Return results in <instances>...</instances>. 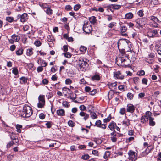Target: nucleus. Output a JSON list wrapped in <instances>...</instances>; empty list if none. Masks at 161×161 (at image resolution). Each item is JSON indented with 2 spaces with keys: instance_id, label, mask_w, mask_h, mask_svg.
Instances as JSON below:
<instances>
[{
  "instance_id": "1",
  "label": "nucleus",
  "mask_w": 161,
  "mask_h": 161,
  "mask_svg": "<svg viewBox=\"0 0 161 161\" xmlns=\"http://www.w3.org/2000/svg\"><path fill=\"white\" fill-rule=\"evenodd\" d=\"M33 111L31 107L25 105L23 107L22 112L21 113V116L23 118H28L32 114Z\"/></svg>"
},
{
  "instance_id": "2",
  "label": "nucleus",
  "mask_w": 161,
  "mask_h": 161,
  "mask_svg": "<svg viewBox=\"0 0 161 161\" xmlns=\"http://www.w3.org/2000/svg\"><path fill=\"white\" fill-rule=\"evenodd\" d=\"M137 25V26L139 28H142L147 22V19L146 18H139L135 20Z\"/></svg>"
},
{
  "instance_id": "3",
  "label": "nucleus",
  "mask_w": 161,
  "mask_h": 161,
  "mask_svg": "<svg viewBox=\"0 0 161 161\" xmlns=\"http://www.w3.org/2000/svg\"><path fill=\"white\" fill-rule=\"evenodd\" d=\"M129 155V159L131 161H135L137 159V154L136 153L130 150L128 153Z\"/></svg>"
},
{
  "instance_id": "4",
  "label": "nucleus",
  "mask_w": 161,
  "mask_h": 161,
  "mask_svg": "<svg viewBox=\"0 0 161 161\" xmlns=\"http://www.w3.org/2000/svg\"><path fill=\"white\" fill-rule=\"evenodd\" d=\"M129 42V41L126 39H119L117 42L118 48H119L120 46H121L124 47L127 46Z\"/></svg>"
},
{
  "instance_id": "5",
  "label": "nucleus",
  "mask_w": 161,
  "mask_h": 161,
  "mask_svg": "<svg viewBox=\"0 0 161 161\" xmlns=\"http://www.w3.org/2000/svg\"><path fill=\"white\" fill-rule=\"evenodd\" d=\"M83 30L86 33H90L92 31V28L88 23H85L83 27Z\"/></svg>"
},
{
  "instance_id": "6",
  "label": "nucleus",
  "mask_w": 161,
  "mask_h": 161,
  "mask_svg": "<svg viewBox=\"0 0 161 161\" xmlns=\"http://www.w3.org/2000/svg\"><path fill=\"white\" fill-rule=\"evenodd\" d=\"M87 61V60L85 61L83 59H81V60L80 59L78 63L79 67L80 68H83L86 69L88 66V64Z\"/></svg>"
},
{
  "instance_id": "7",
  "label": "nucleus",
  "mask_w": 161,
  "mask_h": 161,
  "mask_svg": "<svg viewBox=\"0 0 161 161\" xmlns=\"http://www.w3.org/2000/svg\"><path fill=\"white\" fill-rule=\"evenodd\" d=\"M113 73L114 76L115 78L122 80L124 78V76L122 74L121 72L119 71L114 72Z\"/></svg>"
},
{
  "instance_id": "8",
  "label": "nucleus",
  "mask_w": 161,
  "mask_h": 161,
  "mask_svg": "<svg viewBox=\"0 0 161 161\" xmlns=\"http://www.w3.org/2000/svg\"><path fill=\"white\" fill-rule=\"evenodd\" d=\"M135 107L132 104H128L127 106L126 110L128 112L133 113L135 110Z\"/></svg>"
},
{
  "instance_id": "9",
  "label": "nucleus",
  "mask_w": 161,
  "mask_h": 161,
  "mask_svg": "<svg viewBox=\"0 0 161 161\" xmlns=\"http://www.w3.org/2000/svg\"><path fill=\"white\" fill-rule=\"evenodd\" d=\"M120 54L119 55V58H124L125 57L127 58L129 55L125 53V50L124 49H120L119 48L118 49Z\"/></svg>"
},
{
  "instance_id": "10",
  "label": "nucleus",
  "mask_w": 161,
  "mask_h": 161,
  "mask_svg": "<svg viewBox=\"0 0 161 161\" xmlns=\"http://www.w3.org/2000/svg\"><path fill=\"white\" fill-rule=\"evenodd\" d=\"M155 47L158 54L161 55V41H158L156 43Z\"/></svg>"
},
{
  "instance_id": "11",
  "label": "nucleus",
  "mask_w": 161,
  "mask_h": 161,
  "mask_svg": "<svg viewBox=\"0 0 161 161\" xmlns=\"http://www.w3.org/2000/svg\"><path fill=\"white\" fill-rule=\"evenodd\" d=\"M120 30L121 33L122 35H126V34H123V33H125L127 30V27L124 24L120 25Z\"/></svg>"
},
{
  "instance_id": "12",
  "label": "nucleus",
  "mask_w": 161,
  "mask_h": 161,
  "mask_svg": "<svg viewBox=\"0 0 161 161\" xmlns=\"http://www.w3.org/2000/svg\"><path fill=\"white\" fill-rule=\"evenodd\" d=\"M115 127H116V124L114 121H112L109 125L108 127L111 131L115 130Z\"/></svg>"
},
{
  "instance_id": "13",
  "label": "nucleus",
  "mask_w": 161,
  "mask_h": 161,
  "mask_svg": "<svg viewBox=\"0 0 161 161\" xmlns=\"http://www.w3.org/2000/svg\"><path fill=\"white\" fill-rule=\"evenodd\" d=\"M44 10L48 15H51L53 12V10L48 7H44Z\"/></svg>"
},
{
  "instance_id": "14",
  "label": "nucleus",
  "mask_w": 161,
  "mask_h": 161,
  "mask_svg": "<svg viewBox=\"0 0 161 161\" xmlns=\"http://www.w3.org/2000/svg\"><path fill=\"white\" fill-rule=\"evenodd\" d=\"M28 19V15L26 13H23L21 15L20 21L22 22H24L26 21Z\"/></svg>"
},
{
  "instance_id": "15",
  "label": "nucleus",
  "mask_w": 161,
  "mask_h": 161,
  "mask_svg": "<svg viewBox=\"0 0 161 161\" xmlns=\"http://www.w3.org/2000/svg\"><path fill=\"white\" fill-rule=\"evenodd\" d=\"M56 113L58 116H63L65 115V111L62 109L57 110L56 111Z\"/></svg>"
},
{
  "instance_id": "16",
  "label": "nucleus",
  "mask_w": 161,
  "mask_h": 161,
  "mask_svg": "<svg viewBox=\"0 0 161 161\" xmlns=\"http://www.w3.org/2000/svg\"><path fill=\"white\" fill-rule=\"evenodd\" d=\"M79 115L82 117H84L83 119L85 120H86L89 118V115L83 111H81Z\"/></svg>"
},
{
  "instance_id": "17",
  "label": "nucleus",
  "mask_w": 161,
  "mask_h": 161,
  "mask_svg": "<svg viewBox=\"0 0 161 161\" xmlns=\"http://www.w3.org/2000/svg\"><path fill=\"white\" fill-rule=\"evenodd\" d=\"M20 83L22 84H25L27 83V78L25 77H22L20 78Z\"/></svg>"
},
{
  "instance_id": "18",
  "label": "nucleus",
  "mask_w": 161,
  "mask_h": 161,
  "mask_svg": "<svg viewBox=\"0 0 161 161\" xmlns=\"http://www.w3.org/2000/svg\"><path fill=\"white\" fill-rule=\"evenodd\" d=\"M133 17V14L132 13L129 12L127 13L125 15V19H130Z\"/></svg>"
},
{
  "instance_id": "19",
  "label": "nucleus",
  "mask_w": 161,
  "mask_h": 161,
  "mask_svg": "<svg viewBox=\"0 0 161 161\" xmlns=\"http://www.w3.org/2000/svg\"><path fill=\"white\" fill-rule=\"evenodd\" d=\"M154 119L152 117H150V118L149 119V125L150 126H153L155 125L156 123L154 121Z\"/></svg>"
},
{
  "instance_id": "20",
  "label": "nucleus",
  "mask_w": 161,
  "mask_h": 161,
  "mask_svg": "<svg viewBox=\"0 0 161 161\" xmlns=\"http://www.w3.org/2000/svg\"><path fill=\"white\" fill-rule=\"evenodd\" d=\"M11 37L15 42H17L20 39V37L17 35L14 34L11 36Z\"/></svg>"
},
{
  "instance_id": "21",
  "label": "nucleus",
  "mask_w": 161,
  "mask_h": 161,
  "mask_svg": "<svg viewBox=\"0 0 161 161\" xmlns=\"http://www.w3.org/2000/svg\"><path fill=\"white\" fill-rule=\"evenodd\" d=\"M128 59V57L127 58L125 57L124 58H119L118 59L117 62H121L122 64L121 66H123L122 64L124 63L125 61H126V58Z\"/></svg>"
},
{
  "instance_id": "22",
  "label": "nucleus",
  "mask_w": 161,
  "mask_h": 161,
  "mask_svg": "<svg viewBox=\"0 0 161 161\" xmlns=\"http://www.w3.org/2000/svg\"><path fill=\"white\" fill-rule=\"evenodd\" d=\"M89 20L92 24H94L96 22V19L95 16H92L89 18Z\"/></svg>"
},
{
  "instance_id": "23",
  "label": "nucleus",
  "mask_w": 161,
  "mask_h": 161,
  "mask_svg": "<svg viewBox=\"0 0 161 161\" xmlns=\"http://www.w3.org/2000/svg\"><path fill=\"white\" fill-rule=\"evenodd\" d=\"M149 119L148 117L146 115L142 116L141 119V121L142 122L144 123L148 121Z\"/></svg>"
},
{
  "instance_id": "24",
  "label": "nucleus",
  "mask_w": 161,
  "mask_h": 161,
  "mask_svg": "<svg viewBox=\"0 0 161 161\" xmlns=\"http://www.w3.org/2000/svg\"><path fill=\"white\" fill-rule=\"evenodd\" d=\"M150 19L154 21L155 23H160L161 22V21L158 20L156 17L154 16H151Z\"/></svg>"
},
{
  "instance_id": "25",
  "label": "nucleus",
  "mask_w": 161,
  "mask_h": 161,
  "mask_svg": "<svg viewBox=\"0 0 161 161\" xmlns=\"http://www.w3.org/2000/svg\"><path fill=\"white\" fill-rule=\"evenodd\" d=\"M100 76L97 74L95 75L92 77V80H96L99 81L100 80Z\"/></svg>"
},
{
  "instance_id": "26",
  "label": "nucleus",
  "mask_w": 161,
  "mask_h": 161,
  "mask_svg": "<svg viewBox=\"0 0 161 161\" xmlns=\"http://www.w3.org/2000/svg\"><path fill=\"white\" fill-rule=\"evenodd\" d=\"M33 49L32 48H29L26 51V55L28 56H31L33 54L32 51Z\"/></svg>"
},
{
  "instance_id": "27",
  "label": "nucleus",
  "mask_w": 161,
  "mask_h": 161,
  "mask_svg": "<svg viewBox=\"0 0 161 161\" xmlns=\"http://www.w3.org/2000/svg\"><path fill=\"white\" fill-rule=\"evenodd\" d=\"M38 99L39 102L45 103L44 96L43 95H40Z\"/></svg>"
},
{
  "instance_id": "28",
  "label": "nucleus",
  "mask_w": 161,
  "mask_h": 161,
  "mask_svg": "<svg viewBox=\"0 0 161 161\" xmlns=\"http://www.w3.org/2000/svg\"><path fill=\"white\" fill-rule=\"evenodd\" d=\"M123 125H125L126 126H128L130 125V121L129 119L124 120L122 122Z\"/></svg>"
},
{
  "instance_id": "29",
  "label": "nucleus",
  "mask_w": 161,
  "mask_h": 161,
  "mask_svg": "<svg viewBox=\"0 0 161 161\" xmlns=\"http://www.w3.org/2000/svg\"><path fill=\"white\" fill-rule=\"evenodd\" d=\"M139 80V78L138 77H135L133 79L134 82L136 85H137L138 83Z\"/></svg>"
},
{
  "instance_id": "30",
  "label": "nucleus",
  "mask_w": 161,
  "mask_h": 161,
  "mask_svg": "<svg viewBox=\"0 0 161 161\" xmlns=\"http://www.w3.org/2000/svg\"><path fill=\"white\" fill-rule=\"evenodd\" d=\"M127 96L128 99L131 100L133 99V94L130 92L128 93L127 94Z\"/></svg>"
},
{
  "instance_id": "31",
  "label": "nucleus",
  "mask_w": 161,
  "mask_h": 161,
  "mask_svg": "<svg viewBox=\"0 0 161 161\" xmlns=\"http://www.w3.org/2000/svg\"><path fill=\"white\" fill-rule=\"evenodd\" d=\"M87 50V48L84 46H81L80 48V50L82 52H85Z\"/></svg>"
},
{
  "instance_id": "32",
  "label": "nucleus",
  "mask_w": 161,
  "mask_h": 161,
  "mask_svg": "<svg viewBox=\"0 0 161 161\" xmlns=\"http://www.w3.org/2000/svg\"><path fill=\"white\" fill-rule=\"evenodd\" d=\"M111 119V114H109V116L107 117V118L105 119H103V121L104 123H107V122H109Z\"/></svg>"
},
{
  "instance_id": "33",
  "label": "nucleus",
  "mask_w": 161,
  "mask_h": 161,
  "mask_svg": "<svg viewBox=\"0 0 161 161\" xmlns=\"http://www.w3.org/2000/svg\"><path fill=\"white\" fill-rule=\"evenodd\" d=\"M23 51L22 49H19L17 51H16V54L17 55H20L23 54Z\"/></svg>"
},
{
  "instance_id": "34",
  "label": "nucleus",
  "mask_w": 161,
  "mask_h": 161,
  "mask_svg": "<svg viewBox=\"0 0 161 161\" xmlns=\"http://www.w3.org/2000/svg\"><path fill=\"white\" fill-rule=\"evenodd\" d=\"M110 154V153L109 151H107L105 152V154L103 156V158L104 159L107 158Z\"/></svg>"
},
{
  "instance_id": "35",
  "label": "nucleus",
  "mask_w": 161,
  "mask_h": 161,
  "mask_svg": "<svg viewBox=\"0 0 161 161\" xmlns=\"http://www.w3.org/2000/svg\"><path fill=\"white\" fill-rule=\"evenodd\" d=\"M68 124L71 127H73L75 125V123L72 120L69 121Z\"/></svg>"
},
{
  "instance_id": "36",
  "label": "nucleus",
  "mask_w": 161,
  "mask_h": 161,
  "mask_svg": "<svg viewBox=\"0 0 161 161\" xmlns=\"http://www.w3.org/2000/svg\"><path fill=\"white\" fill-rule=\"evenodd\" d=\"M145 72L143 70H141L137 72V75L139 76H143L145 75Z\"/></svg>"
},
{
  "instance_id": "37",
  "label": "nucleus",
  "mask_w": 161,
  "mask_h": 161,
  "mask_svg": "<svg viewBox=\"0 0 161 161\" xmlns=\"http://www.w3.org/2000/svg\"><path fill=\"white\" fill-rule=\"evenodd\" d=\"M6 20L9 22L11 23L14 20V18L11 17H7L6 18Z\"/></svg>"
},
{
  "instance_id": "38",
  "label": "nucleus",
  "mask_w": 161,
  "mask_h": 161,
  "mask_svg": "<svg viewBox=\"0 0 161 161\" xmlns=\"http://www.w3.org/2000/svg\"><path fill=\"white\" fill-rule=\"evenodd\" d=\"M14 144V141H11L8 143L7 145V148H9L11 147Z\"/></svg>"
},
{
  "instance_id": "39",
  "label": "nucleus",
  "mask_w": 161,
  "mask_h": 161,
  "mask_svg": "<svg viewBox=\"0 0 161 161\" xmlns=\"http://www.w3.org/2000/svg\"><path fill=\"white\" fill-rule=\"evenodd\" d=\"M22 127L21 125H16V129H17V131L18 132L20 133L21 132V130L20 128Z\"/></svg>"
},
{
  "instance_id": "40",
  "label": "nucleus",
  "mask_w": 161,
  "mask_h": 161,
  "mask_svg": "<svg viewBox=\"0 0 161 161\" xmlns=\"http://www.w3.org/2000/svg\"><path fill=\"white\" fill-rule=\"evenodd\" d=\"M107 8L109 9L111 11H113L114 9V4H110L107 6Z\"/></svg>"
},
{
  "instance_id": "41",
  "label": "nucleus",
  "mask_w": 161,
  "mask_h": 161,
  "mask_svg": "<svg viewBox=\"0 0 161 161\" xmlns=\"http://www.w3.org/2000/svg\"><path fill=\"white\" fill-rule=\"evenodd\" d=\"M137 14L138 16L140 17H142L144 15L143 11L142 10H139L137 12Z\"/></svg>"
},
{
  "instance_id": "42",
  "label": "nucleus",
  "mask_w": 161,
  "mask_h": 161,
  "mask_svg": "<svg viewBox=\"0 0 161 161\" xmlns=\"http://www.w3.org/2000/svg\"><path fill=\"white\" fill-rule=\"evenodd\" d=\"M53 39V37L52 35H48L47 38V40L49 42H52Z\"/></svg>"
},
{
  "instance_id": "43",
  "label": "nucleus",
  "mask_w": 161,
  "mask_h": 161,
  "mask_svg": "<svg viewBox=\"0 0 161 161\" xmlns=\"http://www.w3.org/2000/svg\"><path fill=\"white\" fill-rule=\"evenodd\" d=\"M147 36L149 37H152L153 38L156 37V36H155L153 34V32L152 31L148 32L147 33Z\"/></svg>"
},
{
  "instance_id": "44",
  "label": "nucleus",
  "mask_w": 161,
  "mask_h": 161,
  "mask_svg": "<svg viewBox=\"0 0 161 161\" xmlns=\"http://www.w3.org/2000/svg\"><path fill=\"white\" fill-rule=\"evenodd\" d=\"M45 125L48 128H50L52 125V122L51 121H47L45 124Z\"/></svg>"
},
{
  "instance_id": "45",
  "label": "nucleus",
  "mask_w": 161,
  "mask_h": 161,
  "mask_svg": "<svg viewBox=\"0 0 161 161\" xmlns=\"http://www.w3.org/2000/svg\"><path fill=\"white\" fill-rule=\"evenodd\" d=\"M12 73L16 75H17L19 73L17 69L16 68L13 69L12 70Z\"/></svg>"
},
{
  "instance_id": "46",
  "label": "nucleus",
  "mask_w": 161,
  "mask_h": 161,
  "mask_svg": "<svg viewBox=\"0 0 161 161\" xmlns=\"http://www.w3.org/2000/svg\"><path fill=\"white\" fill-rule=\"evenodd\" d=\"M116 23L115 22H111L108 25V27L110 28H112L114 26H116Z\"/></svg>"
},
{
  "instance_id": "47",
  "label": "nucleus",
  "mask_w": 161,
  "mask_h": 161,
  "mask_svg": "<svg viewBox=\"0 0 161 161\" xmlns=\"http://www.w3.org/2000/svg\"><path fill=\"white\" fill-rule=\"evenodd\" d=\"M45 104V103H42L40 102L37 104V106L39 108H42L43 107Z\"/></svg>"
},
{
  "instance_id": "48",
  "label": "nucleus",
  "mask_w": 161,
  "mask_h": 161,
  "mask_svg": "<svg viewBox=\"0 0 161 161\" xmlns=\"http://www.w3.org/2000/svg\"><path fill=\"white\" fill-rule=\"evenodd\" d=\"M117 85V83L114 82L111 83L108 85L110 89H112V88L116 86Z\"/></svg>"
},
{
  "instance_id": "49",
  "label": "nucleus",
  "mask_w": 161,
  "mask_h": 161,
  "mask_svg": "<svg viewBox=\"0 0 161 161\" xmlns=\"http://www.w3.org/2000/svg\"><path fill=\"white\" fill-rule=\"evenodd\" d=\"M46 96L47 97L48 99H49L51 98L53 96L52 92H49L47 94Z\"/></svg>"
},
{
  "instance_id": "50",
  "label": "nucleus",
  "mask_w": 161,
  "mask_h": 161,
  "mask_svg": "<svg viewBox=\"0 0 161 161\" xmlns=\"http://www.w3.org/2000/svg\"><path fill=\"white\" fill-rule=\"evenodd\" d=\"M145 114L146 116L148 117L149 119L150 118V117H152L151 116L152 114V113L151 112L149 111H147L146 112Z\"/></svg>"
},
{
  "instance_id": "51",
  "label": "nucleus",
  "mask_w": 161,
  "mask_h": 161,
  "mask_svg": "<svg viewBox=\"0 0 161 161\" xmlns=\"http://www.w3.org/2000/svg\"><path fill=\"white\" fill-rule=\"evenodd\" d=\"M80 7V4H76L74 6V9L75 11H77Z\"/></svg>"
},
{
  "instance_id": "52",
  "label": "nucleus",
  "mask_w": 161,
  "mask_h": 161,
  "mask_svg": "<svg viewBox=\"0 0 161 161\" xmlns=\"http://www.w3.org/2000/svg\"><path fill=\"white\" fill-rule=\"evenodd\" d=\"M101 124V121L99 120H97L95 122V125L98 127H100Z\"/></svg>"
},
{
  "instance_id": "53",
  "label": "nucleus",
  "mask_w": 161,
  "mask_h": 161,
  "mask_svg": "<svg viewBox=\"0 0 161 161\" xmlns=\"http://www.w3.org/2000/svg\"><path fill=\"white\" fill-rule=\"evenodd\" d=\"M97 91L96 89H93L91 90L89 94L92 95H94L97 93Z\"/></svg>"
},
{
  "instance_id": "54",
  "label": "nucleus",
  "mask_w": 161,
  "mask_h": 161,
  "mask_svg": "<svg viewBox=\"0 0 161 161\" xmlns=\"http://www.w3.org/2000/svg\"><path fill=\"white\" fill-rule=\"evenodd\" d=\"M89 158V156L88 154H86L82 156L81 157V158L85 159V160H87Z\"/></svg>"
},
{
  "instance_id": "55",
  "label": "nucleus",
  "mask_w": 161,
  "mask_h": 161,
  "mask_svg": "<svg viewBox=\"0 0 161 161\" xmlns=\"http://www.w3.org/2000/svg\"><path fill=\"white\" fill-rule=\"evenodd\" d=\"M65 83L67 85H70L72 83V80L69 78H67L65 80Z\"/></svg>"
},
{
  "instance_id": "56",
  "label": "nucleus",
  "mask_w": 161,
  "mask_h": 161,
  "mask_svg": "<svg viewBox=\"0 0 161 161\" xmlns=\"http://www.w3.org/2000/svg\"><path fill=\"white\" fill-rule=\"evenodd\" d=\"M64 56L67 58H70L71 56V54L69 52H66L64 53Z\"/></svg>"
},
{
  "instance_id": "57",
  "label": "nucleus",
  "mask_w": 161,
  "mask_h": 161,
  "mask_svg": "<svg viewBox=\"0 0 161 161\" xmlns=\"http://www.w3.org/2000/svg\"><path fill=\"white\" fill-rule=\"evenodd\" d=\"M125 108H122L120 109V113L122 114L123 115L125 114Z\"/></svg>"
},
{
  "instance_id": "58",
  "label": "nucleus",
  "mask_w": 161,
  "mask_h": 161,
  "mask_svg": "<svg viewBox=\"0 0 161 161\" xmlns=\"http://www.w3.org/2000/svg\"><path fill=\"white\" fill-rule=\"evenodd\" d=\"M92 89L89 86H86L85 88V90L86 92H89L90 93Z\"/></svg>"
},
{
  "instance_id": "59",
  "label": "nucleus",
  "mask_w": 161,
  "mask_h": 161,
  "mask_svg": "<svg viewBox=\"0 0 161 161\" xmlns=\"http://www.w3.org/2000/svg\"><path fill=\"white\" fill-rule=\"evenodd\" d=\"M134 139V137H130L126 139V142L129 143L131 141L133 140Z\"/></svg>"
},
{
  "instance_id": "60",
  "label": "nucleus",
  "mask_w": 161,
  "mask_h": 161,
  "mask_svg": "<svg viewBox=\"0 0 161 161\" xmlns=\"http://www.w3.org/2000/svg\"><path fill=\"white\" fill-rule=\"evenodd\" d=\"M79 108L81 111H84L86 110V107L83 105H80L79 107Z\"/></svg>"
},
{
  "instance_id": "61",
  "label": "nucleus",
  "mask_w": 161,
  "mask_h": 161,
  "mask_svg": "<svg viewBox=\"0 0 161 161\" xmlns=\"http://www.w3.org/2000/svg\"><path fill=\"white\" fill-rule=\"evenodd\" d=\"M116 136H112L111 137V139L112 140V142H115L117 141V138L116 137Z\"/></svg>"
},
{
  "instance_id": "62",
  "label": "nucleus",
  "mask_w": 161,
  "mask_h": 161,
  "mask_svg": "<svg viewBox=\"0 0 161 161\" xmlns=\"http://www.w3.org/2000/svg\"><path fill=\"white\" fill-rule=\"evenodd\" d=\"M114 9L118 10L120 9L121 7V6L119 5L114 4Z\"/></svg>"
},
{
  "instance_id": "63",
  "label": "nucleus",
  "mask_w": 161,
  "mask_h": 161,
  "mask_svg": "<svg viewBox=\"0 0 161 161\" xmlns=\"http://www.w3.org/2000/svg\"><path fill=\"white\" fill-rule=\"evenodd\" d=\"M147 81L148 80L145 78H144L142 80V83L143 84L147 85Z\"/></svg>"
},
{
  "instance_id": "64",
  "label": "nucleus",
  "mask_w": 161,
  "mask_h": 161,
  "mask_svg": "<svg viewBox=\"0 0 161 161\" xmlns=\"http://www.w3.org/2000/svg\"><path fill=\"white\" fill-rule=\"evenodd\" d=\"M35 45L39 47L41 45V43L39 41H36L34 42Z\"/></svg>"
}]
</instances>
